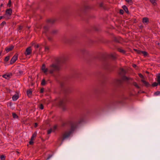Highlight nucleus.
Wrapping results in <instances>:
<instances>
[{"label": "nucleus", "instance_id": "1", "mask_svg": "<svg viewBox=\"0 0 160 160\" xmlns=\"http://www.w3.org/2000/svg\"><path fill=\"white\" fill-rule=\"evenodd\" d=\"M84 121V118L83 117L81 118L80 119L76 122H70L71 130L69 131L65 132L62 134V140L68 137L75 130L78 125Z\"/></svg>", "mask_w": 160, "mask_h": 160}, {"label": "nucleus", "instance_id": "2", "mask_svg": "<svg viewBox=\"0 0 160 160\" xmlns=\"http://www.w3.org/2000/svg\"><path fill=\"white\" fill-rule=\"evenodd\" d=\"M68 101V99L66 97H64L61 99L58 103L59 107L62 108L63 111L66 110V103Z\"/></svg>", "mask_w": 160, "mask_h": 160}, {"label": "nucleus", "instance_id": "3", "mask_svg": "<svg viewBox=\"0 0 160 160\" xmlns=\"http://www.w3.org/2000/svg\"><path fill=\"white\" fill-rule=\"evenodd\" d=\"M59 69L58 65L56 63H53L49 67V72L50 74H52L54 72L58 71Z\"/></svg>", "mask_w": 160, "mask_h": 160}, {"label": "nucleus", "instance_id": "4", "mask_svg": "<svg viewBox=\"0 0 160 160\" xmlns=\"http://www.w3.org/2000/svg\"><path fill=\"white\" fill-rule=\"evenodd\" d=\"M103 68L109 70L111 67V65L107 60H105L103 63Z\"/></svg>", "mask_w": 160, "mask_h": 160}, {"label": "nucleus", "instance_id": "5", "mask_svg": "<svg viewBox=\"0 0 160 160\" xmlns=\"http://www.w3.org/2000/svg\"><path fill=\"white\" fill-rule=\"evenodd\" d=\"M18 55L17 53L15 54L12 58L10 61V64H12L14 63L17 60Z\"/></svg>", "mask_w": 160, "mask_h": 160}, {"label": "nucleus", "instance_id": "6", "mask_svg": "<svg viewBox=\"0 0 160 160\" xmlns=\"http://www.w3.org/2000/svg\"><path fill=\"white\" fill-rule=\"evenodd\" d=\"M49 28V27L48 24L45 25L43 28V30L42 33L45 34L46 35H47V33L48 32Z\"/></svg>", "mask_w": 160, "mask_h": 160}, {"label": "nucleus", "instance_id": "7", "mask_svg": "<svg viewBox=\"0 0 160 160\" xmlns=\"http://www.w3.org/2000/svg\"><path fill=\"white\" fill-rule=\"evenodd\" d=\"M157 81L158 82H154L152 85L153 87L157 86L158 85L160 86V76H157Z\"/></svg>", "mask_w": 160, "mask_h": 160}, {"label": "nucleus", "instance_id": "8", "mask_svg": "<svg viewBox=\"0 0 160 160\" xmlns=\"http://www.w3.org/2000/svg\"><path fill=\"white\" fill-rule=\"evenodd\" d=\"M41 70L45 74H47V73L48 71H49V68L48 69V68H46V67L45 65L44 64H43L42 66Z\"/></svg>", "mask_w": 160, "mask_h": 160}, {"label": "nucleus", "instance_id": "9", "mask_svg": "<svg viewBox=\"0 0 160 160\" xmlns=\"http://www.w3.org/2000/svg\"><path fill=\"white\" fill-rule=\"evenodd\" d=\"M32 52V50L31 48V47H29L26 49L24 54L26 55H29L31 54Z\"/></svg>", "mask_w": 160, "mask_h": 160}, {"label": "nucleus", "instance_id": "10", "mask_svg": "<svg viewBox=\"0 0 160 160\" xmlns=\"http://www.w3.org/2000/svg\"><path fill=\"white\" fill-rule=\"evenodd\" d=\"M12 74L11 73L4 74L3 75L2 77L5 79H8L12 76Z\"/></svg>", "mask_w": 160, "mask_h": 160}, {"label": "nucleus", "instance_id": "11", "mask_svg": "<svg viewBox=\"0 0 160 160\" xmlns=\"http://www.w3.org/2000/svg\"><path fill=\"white\" fill-rule=\"evenodd\" d=\"M141 81L143 83V85L147 88L151 86L150 84L148 82L143 79L141 80Z\"/></svg>", "mask_w": 160, "mask_h": 160}, {"label": "nucleus", "instance_id": "12", "mask_svg": "<svg viewBox=\"0 0 160 160\" xmlns=\"http://www.w3.org/2000/svg\"><path fill=\"white\" fill-rule=\"evenodd\" d=\"M142 22L144 24H147L149 22V18L147 17H144L142 18Z\"/></svg>", "mask_w": 160, "mask_h": 160}, {"label": "nucleus", "instance_id": "13", "mask_svg": "<svg viewBox=\"0 0 160 160\" xmlns=\"http://www.w3.org/2000/svg\"><path fill=\"white\" fill-rule=\"evenodd\" d=\"M14 48V46L13 45H11L8 47H7L5 48V50L7 52L12 51Z\"/></svg>", "mask_w": 160, "mask_h": 160}, {"label": "nucleus", "instance_id": "14", "mask_svg": "<svg viewBox=\"0 0 160 160\" xmlns=\"http://www.w3.org/2000/svg\"><path fill=\"white\" fill-rule=\"evenodd\" d=\"M126 71L123 68H120L119 70V73L121 75H123L125 74Z\"/></svg>", "mask_w": 160, "mask_h": 160}, {"label": "nucleus", "instance_id": "15", "mask_svg": "<svg viewBox=\"0 0 160 160\" xmlns=\"http://www.w3.org/2000/svg\"><path fill=\"white\" fill-rule=\"evenodd\" d=\"M121 40V38L120 37H114L113 40L116 42L119 43Z\"/></svg>", "mask_w": 160, "mask_h": 160}, {"label": "nucleus", "instance_id": "16", "mask_svg": "<svg viewBox=\"0 0 160 160\" xmlns=\"http://www.w3.org/2000/svg\"><path fill=\"white\" fill-rule=\"evenodd\" d=\"M12 13V10L11 8H9L7 9L6 11V13L11 15Z\"/></svg>", "mask_w": 160, "mask_h": 160}, {"label": "nucleus", "instance_id": "17", "mask_svg": "<svg viewBox=\"0 0 160 160\" xmlns=\"http://www.w3.org/2000/svg\"><path fill=\"white\" fill-rule=\"evenodd\" d=\"M56 21V20L54 19H48L47 20V22L48 24H53V23Z\"/></svg>", "mask_w": 160, "mask_h": 160}, {"label": "nucleus", "instance_id": "18", "mask_svg": "<svg viewBox=\"0 0 160 160\" xmlns=\"http://www.w3.org/2000/svg\"><path fill=\"white\" fill-rule=\"evenodd\" d=\"M65 92L66 93L68 94L70 92L71 90L69 88H67L64 89Z\"/></svg>", "mask_w": 160, "mask_h": 160}, {"label": "nucleus", "instance_id": "19", "mask_svg": "<svg viewBox=\"0 0 160 160\" xmlns=\"http://www.w3.org/2000/svg\"><path fill=\"white\" fill-rule=\"evenodd\" d=\"M18 95L17 94H15L12 97V99L13 101H15L18 99Z\"/></svg>", "mask_w": 160, "mask_h": 160}, {"label": "nucleus", "instance_id": "20", "mask_svg": "<svg viewBox=\"0 0 160 160\" xmlns=\"http://www.w3.org/2000/svg\"><path fill=\"white\" fill-rule=\"evenodd\" d=\"M27 94L28 97H30L32 94V91L30 89L28 90L27 92Z\"/></svg>", "mask_w": 160, "mask_h": 160}, {"label": "nucleus", "instance_id": "21", "mask_svg": "<svg viewBox=\"0 0 160 160\" xmlns=\"http://www.w3.org/2000/svg\"><path fill=\"white\" fill-rule=\"evenodd\" d=\"M122 8L127 13H128L129 11L127 7L125 5L122 6Z\"/></svg>", "mask_w": 160, "mask_h": 160}, {"label": "nucleus", "instance_id": "22", "mask_svg": "<svg viewBox=\"0 0 160 160\" xmlns=\"http://www.w3.org/2000/svg\"><path fill=\"white\" fill-rule=\"evenodd\" d=\"M37 135V133L35 132L32 135L31 139V140H34V138H36Z\"/></svg>", "mask_w": 160, "mask_h": 160}, {"label": "nucleus", "instance_id": "23", "mask_svg": "<svg viewBox=\"0 0 160 160\" xmlns=\"http://www.w3.org/2000/svg\"><path fill=\"white\" fill-rule=\"evenodd\" d=\"M133 85L137 88L140 89V87L138 85L137 83L136 82H134L132 83Z\"/></svg>", "mask_w": 160, "mask_h": 160}, {"label": "nucleus", "instance_id": "24", "mask_svg": "<svg viewBox=\"0 0 160 160\" xmlns=\"http://www.w3.org/2000/svg\"><path fill=\"white\" fill-rule=\"evenodd\" d=\"M58 31L57 30L54 29V30H53L52 31L51 33L52 34L55 35V34H56L58 33Z\"/></svg>", "mask_w": 160, "mask_h": 160}, {"label": "nucleus", "instance_id": "25", "mask_svg": "<svg viewBox=\"0 0 160 160\" xmlns=\"http://www.w3.org/2000/svg\"><path fill=\"white\" fill-rule=\"evenodd\" d=\"M151 3L154 6L157 5L155 0H149Z\"/></svg>", "mask_w": 160, "mask_h": 160}, {"label": "nucleus", "instance_id": "26", "mask_svg": "<svg viewBox=\"0 0 160 160\" xmlns=\"http://www.w3.org/2000/svg\"><path fill=\"white\" fill-rule=\"evenodd\" d=\"M116 83L118 85H120L122 83V80L121 79L117 80L116 81Z\"/></svg>", "mask_w": 160, "mask_h": 160}, {"label": "nucleus", "instance_id": "27", "mask_svg": "<svg viewBox=\"0 0 160 160\" xmlns=\"http://www.w3.org/2000/svg\"><path fill=\"white\" fill-rule=\"evenodd\" d=\"M134 50L136 51L137 53L138 54H141V52L142 51H140L139 50L136 49H134Z\"/></svg>", "mask_w": 160, "mask_h": 160}, {"label": "nucleus", "instance_id": "28", "mask_svg": "<svg viewBox=\"0 0 160 160\" xmlns=\"http://www.w3.org/2000/svg\"><path fill=\"white\" fill-rule=\"evenodd\" d=\"M110 57L112 58L113 59H114L116 58V54H111L110 55Z\"/></svg>", "mask_w": 160, "mask_h": 160}, {"label": "nucleus", "instance_id": "29", "mask_svg": "<svg viewBox=\"0 0 160 160\" xmlns=\"http://www.w3.org/2000/svg\"><path fill=\"white\" fill-rule=\"evenodd\" d=\"M118 50L119 52L121 53H125V51L124 50L122 49L121 48H118Z\"/></svg>", "mask_w": 160, "mask_h": 160}, {"label": "nucleus", "instance_id": "30", "mask_svg": "<svg viewBox=\"0 0 160 160\" xmlns=\"http://www.w3.org/2000/svg\"><path fill=\"white\" fill-rule=\"evenodd\" d=\"M141 54H143L145 57L147 56L148 55L147 52L145 51H142Z\"/></svg>", "mask_w": 160, "mask_h": 160}, {"label": "nucleus", "instance_id": "31", "mask_svg": "<svg viewBox=\"0 0 160 160\" xmlns=\"http://www.w3.org/2000/svg\"><path fill=\"white\" fill-rule=\"evenodd\" d=\"M41 84L42 86H44L46 84V82L45 79H43L42 80Z\"/></svg>", "mask_w": 160, "mask_h": 160}, {"label": "nucleus", "instance_id": "32", "mask_svg": "<svg viewBox=\"0 0 160 160\" xmlns=\"http://www.w3.org/2000/svg\"><path fill=\"white\" fill-rule=\"evenodd\" d=\"M18 71L19 72V74L18 73L17 75L20 76V75H21L23 74V71H22V70H18Z\"/></svg>", "mask_w": 160, "mask_h": 160}, {"label": "nucleus", "instance_id": "33", "mask_svg": "<svg viewBox=\"0 0 160 160\" xmlns=\"http://www.w3.org/2000/svg\"><path fill=\"white\" fill-rule=\"evenodd\" d=\"M10 59V56H7L4 59V61L6 62H8Z\"/></svg>", "mask_w": 160, "mask_h": 160}, {"label": "nucleus", "instance_id": "34", "mask_svg": "<svg viewBox=\"0 0 160 160\" xmlns=\"http://www.w3.org/2000/svg\"><path fill=\"white\" fill-rule=\"evenodd\" d=\"M12 115L14 118H18V116L15 113H13Z\"/></svg>", "mask_w": 160, "mask_h": 160}, {"label": "nucleus", "instance_id": "35", "mask_svg": "<svg viewBox=\"0 0 160 160\" xmlns=\"http://www.w3.org/2000/svg\"><path fill=\"white\" fill-rule=\"evenodd\" d=\"M5 157L4 155H1L0 157L1 160H5Z\"/></svg>", "mask_w": 160, "mask_h": 160}, {"label": "nucleus", "instance_id": "36", "mask_svg": "<svg viewBox=\"0 0 160 160\" xmlns=\"http://www.w3.org/2000/svg\"><path fill=\"white\" fill-rule=\"evenodd\" d=\"M62 58H58L57 60V61H58V62H63V61H62Z\"/></svg>", "mask_w": 160, "mask_h": 160}, {"label": "nucleus", "instance_id": "37", "mask_svg": "<svg viewBox=\"0 0 160 160\" xmlns=\"http://www.w3.org/2000/svg\"><path fill=\"white\" fill-rule=\"evenodd\" d=\"M11 0H9V2H8V6L9 7H11Z\"/></svg>", "mask_w": 160, "mask_h": 160}, {"label": "nucleus", "instance_id": "38", "mask_svg": "<svg viewBox=\"0 0 160 160\" xmlns=\"http://www.w3.org/2000/svg\"><path fill=\"white\" fill-rule=\"evenodd\" d=\"M154 94L156 96L160 95V91H157L155 92Z\"/></svg>", "mask_w": 160, "mask_h": 160}, {"label": "nucleus", "instance_id": "39", "mask_svg": "<svg viewBox=\"0 0 160 160\" xmlns=\"http://www.w3.org/2000/svg\"><path fill=\"white\" fill-rule=\"evenodd\" d=\"M6 24V22L5 21H3L1 24V26L2 27H3Z\"/></svg>", "mask_w": 160, "mask_h": 160}, {"label": "nucleus", "instance_id": "40", "mask_svg": "<svg viewBox=\"0 0 160 160\" xmlns=\"http://www.w3.org/2000/svg\"><path fill=\"white\" fill-rule=\"evenodd\" d=\"M39 108L41 110H42L43 109L44 107L42 104H41L39 106Z\"/></svg>", "mask_w": 160, "mask_h": 160}, {"label": "nucleus", "instance_id": "41", "mask_svg": "<svg viewBox=\"0 0 160 160\" xmlns=\"http://www.w3.org/2000/svg\"><path fill=\"white\" fill-rule=\"evenodd\" d=\"M119 13L122 15L124 13V11L122 9H120L119 11Z\"/></svg>", "mask_w": 160, "mask_h": 160}, {"label": "nucleus", "instance_id": "42", "mask_svg": "<svg viewBox=\"0 0 160 160\" xmlns=\"http://www.w3.org/2000/svg\"><path fill=\"white\" fill-rule=\"evenodd\" d=\"M52 132V129H50L48 131V134H50L51 133V132Z\"/></svg>", "mask_w": 160, "mask_h": 160}, {"label": "nucleus", "instance_id": "43", "mask_svg": "<svg viewBox=\"0 0 160 160\" xmlns=\"http://www.w3.org/2000/svg\"><path fill=\"white\" fill-rule=\"evenodd\" d=\"M33 140H31V139L30 141L29 142V143L30 145H32L33 143Z\"/></svg>", "mask_w": 160, "mask_h": 160}, {"label": "nucleus", "instance_id": "44", "mask_svg": "<svg viewBox=\"0 0 160 160\" xmlns=\"http://www.w3.org/2000/svg\"><path fill=\"white\" fill-rule=\"evenodd\" d=\"M123 79L125 80H128L130 79V78L127 77H124Z\"/></svg>", "mask_w": 160, "mask_h": 160}, {"label": "nucleus", "instance_id": "45", "mask_svg": "<svg viewBox=\"0 0 160 160\" xmlns=\"http://www.w3.org/2000/svg\"><path fill=\"white\" fill-rule=\"evenodd\" d=\"M52 155H49L48 156V157L46 159V160H48L49 159L52 157Z\"/></svg>", "mask_w": 160, "mask_h": 160}, {"label": "nucleus", "instance_id": "46", "mask_svg": "<svg viewBox=\"0 0 160 160\" xmlns=\"http://www.w3.org/2000/svg\"><path fill=\"white\" fill-rule=\"evenodd\" d=\"M138 75L141 78H144L143 76L141 73H139Z\"/></svg>", "mask_w": 160, "mask_h": 160}, {"label": "nucleus", "instance_id": "47", "mask_svg": "<svg viewBox=\"0 0 160 160\" xmlns=\"http://www.w3.org/2000/svg\"><path fill=\"white\" fill-rule=\"evenodd\" d=\"M44 89L43 88H42L40 89V92L41 93H42L43 92Z\"/></svg>", "mask_w": 160, "mask_h": 160}, {"label": "nucleus", "instance_id": "48", "mask_svg": "<svg viewBox=\"0 0 160 160\" xmlns=\"http://www.w3.org/2000/svg\"><path fill=\"white\" fill-rule=\"evenodd\" d=\"M99 6L100 7H103V3L102 2H101L99 4Z\"/></svg>", "mask_w": 160, "mask_h": 160}, {"label": "nucleus", "instance_id": "49", "mask_svg": "<svg viewBox=\"0 0 160 160\" xmlns=\"http://www.w3.org/2000/svg\"><path fill=\"white\" fill-rule=\"evenodd\" d=\"M125 1L128 3L131 2H132V0H125Z\"/></svg>", "mask_w": 160, "mask_h": 160}, {"label": "nucleus", "instance_id": "50", "mask_svg": "<svg viewBox=\"0 0 160 160\" xmlns=\"http://www.w3.org/2000/svg\"><path fill=\"white\" fill-rule=\"evenodd\" d=\"M84 8H85V9H89L90 8H89V6H85Z\"/></svg>", "mask_w": 160, "mask_h": 160}, {"label": "nucleus", "instance_id": "51", "mask_svg": "<svg viewBox=\"0 0 160 160\" xmlns=\"http://www.w3.org/2000/svg\"><path fill=\"white\" fill-rule=\"evenodd\" d=\"M34 47L35 48H38L39 47V45L38 44L36 45Z\"/></svg>", "mask_w": 160, "mask_h": 160}, {"label": "nucleus", "instance_id": "52", "mask_svg": "<svg viewBox=\"0 0 160 160\" xmlns=\"http://www.w3.org/2000/svg\"><path fill=\"white\" fill-rule=\"evenodd\" d=\"M49 50V48L48 47H45V50L46 51H48Z\"/></svg>", "mask_w": 160, "mask_h": 160}, {"label": "nucleus", "instance_id": "53", "mask_svg": "<svg viewBox=\"0 0 160 160\" xmlns=\"http://www.w3.org/2000/svg\"><path fill=\"white\" fill-rule=\"evenodd\" d=\"M48 39L49 41H51L52 39V38L51 37H48Z\"/></svg>", "mask_w": 160, "mask_h": 160}, {"label": "nucleus", "instance_id": "54", "mask_svg": "<svg viewBox=\"0 0 160 160\" xmlns=\"http://www.w3.org/2000/svg\"><path fill=\"white\" fill-rule=\"evenodd\" d=\"M22 26H19V30H22Z\"/></svg>", "mask_w": 160, "mask_h": 160}, {"label": "nucleus", "instance_id": "55", "mask_svg": "<svg viewBox=\"0 0 160 160\" xmlns=\"http://www.w3.org/2000/svg\"><path fill=\"white\" fill-rule=\"evenodd\" d=\"M37 126H38V123H35L34 127H36Z\"/></svg>", "mask_w": 160, "mask_h": 160}, {"label": "nucleus", "instance_id": "56", "mask_svg": "<svg viewBox=\"0 0 160 160\" xmlns=\"http://www.w3.org/2000/svg\"><path fill=\"white\" fill-rule=\"evenodd\" d=\"M132 66L134 68H135L137 66L136 64H133V65Z\"/></svg>", "mask_w": 160, "mask_h": 160}, {"label": "nucleus", "instance_id": "57", "mask_svg": "<svg viewBox=\"0 0 160 160\" xmlns=\"http://www.w3.org/2000/svg\"><path fill=\"white\" fill-rule=\"evenodd\" d=\"M3 18V16H0V20L2 19Z\"/></svg>", "mask_w": 160, "mask_h": 160}, {"label": "nucleus", "instance_id": "58", "mask_svg": "<svg viewBox=\"0 0 160 160\" xmlns=\"http://www.w3.org/2000/svg\"><path fill=\"white\" fill-rule=\"evenodd\" d=\"M57 128V127L56 126H55L54 127V129H56Z\"/></svg>", "mask_w": 160, "mask_h": 160}, {"label": "nucleus", "instance_id": "59", "mask_svg": "<svg viewBox=\"0 0 160 160\" xmlns=\"http://www.w3.org/2000/svg\"><path fill=\"white\" fill-rule=\"evenodd\" d=\"M61 86L62 87V86H63V84H62V83H61Z\"/></svg>", "mask_w": 160, "mask_h": 160}, {"label": "nucleus", "instance_id": "60", "mask_svg": "<svg viewBox=\"0 0 160 160\" xmlns=\"http://www.w3.org/2000/svg\"><path fill=\"white\" fill-rule=\"evenodd\" d=\"M157 76H160V73L158 74V75Z\"/></svg>", "mask_w": 160, "mask_h": 160}]
</instances>
